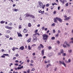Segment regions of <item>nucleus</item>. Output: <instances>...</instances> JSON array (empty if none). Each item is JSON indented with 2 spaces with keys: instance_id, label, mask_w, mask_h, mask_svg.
Wrapping results in <instances>:
<instances>
[{
  "instance_id": "1",
  "label": "nucleus",
  "mask_w": 73,
  "mask_h": 73,
  "mask_svg": "<svg viewBox=\"0 0 73 73\" xmlns=\"http://www.w3.org/2000/svg\"><path fill=\"white\" fill-rule=\"evenodd\" d=\"M66 46L68 47H69V46H70L69 44H68V42L66 41L65 42L64 44H63V46L64 48H66Z\"/></svg>"
},
{
  "instance_id": "2",
  "label": "nucleus",
  "mask_w": 73,
  "mask_h": 73,
  "mask_svg": "<svg viewBox=\"0 0 73 73\" xmlns=\"http://www.w3.org/2000/svg\"><path fill=\"white\" fill-rule=\"evenodd\" d=\"M42 36L44 40H48V37H49L48 35H46V34L43 35Z\"/></svg>"
},
{
  "instance_id": "3",
  "label": "nucleus",
  "mask_w": 73,
  "mask_h": 73,
  "mask_svg": "<svg viewBox=\"0 0 73 73\" xmlns=\"http://www.w3.org/2000/svg\"><path fill=\"white\" fill-rule=\"evenodd\" d=\"M38 4L39 5L37 6V7H38H38H40V8H42V6L43 5L41 1H39L38 2Z\"/></svg>"
},
{
  "instance_id": "4",
  "label": "nucleus",
  "mask_w": 73,
  "mask_h": 73,
  "mask_svg": "<svg viewBox=\"0 0 73 73\" xmlns=\"http://www.w3.org/2000/svg\"><path fill=\"white\" fill-rule=\"evenodd\" d=\"M41 47L42 48H44V46L42 44H40V45L39 46L38 48V50H40L41 49Z\"/></svg>"
},
{
  "instance_id": "5",
  "label": "nucleus",
  "mask_w": 73,
  "mask_h": 73,
  "mask_svg": "<svg viewBox=\"0 0 73 73\" xmlns=\"http://www.w3.org/2000/svg\"><path fill=\"white\" fill-rule=\"evenodd\" d=\"M37 41V38L36 36H34L33 39V42H36Z\"/></svg>"
},
{
  "instance_id": "6",
  "label": "nucleus",
  "mask_w": 73,
  "mask_h": 73,
  "mask_svg": "<svg viewBox=\"0 0 73 73\" xmlns=\"http://www.w3.org/2000/svg\"><path fill=\"white\" fill-rule=\"evenodd\" d=\"M59 1L63 4H65V2H66V0H59Z\"/></svg>"
},
{
  "instance_id": "7",
  "label": "nucleus",
  "mask_w": 73,
  "mask_h": 73,
  "mask_svg": "<svg viewBox=\"0 0 73 73\" xmlns=\"http://www.w3.org/2000/svg\"><path fill=\"white\" fill-rule=\"evenodd\" d=\"M56 20H57L58 21H59L60 22H62V19L60 18H56Z\"/></svg>"
},
{
  "instance_id": "8",
  "label": "nucleus",
  "mask_w": 73,
  "mask_h": 73,
  "mask_svg": "<svg viewBox=\"0 0 73 73\" xmlns=\"http://www.w3.org/2000/svg\"><path fill=\"white\" fill-rule=\"evenodd\" d=\"M70 18H71V17L70 16L69 17H67V18H65L64 19V20H66V21H68V20H69Z\"/></svg>"
},
{
  "instance_id": "9",
  "label": "nucleus",
  "mask_w": 73,
  "mask_h": 73,
  "mask_svg": "<svg viewBox=\"0 0 73 73\" xmlns=\"http://www.w3.org/2000/svg\"><path fill=\"white\" fill-rule=\"evenodd\" d=\"M24 47L23 46H21L19 48V49H20L21 50H24Z\"/></svg>"
},
{
  "instance_id": "10",
  "label": "nucleus",
  "mask_w": 73,
  "mask_h": 73,
  "mask_svg": "<svg viewBox=\"0 0 73 73\" xmlns=\"http://www.w3.org/2000/svg\"><path fill=\"white\" fill-rule=\"evenodd\" d=\"M42 55V56L44 55V49H43L41 51Z\"/></svg>"
},
{
  "instance_id": "11",
  "label": "nucleus",
  "mask_w": 73,
  "mask_h": 73,
  "mask_svg": "<svg viewBox=\"0 0 73 73\" xmlns=\"http://www.w3.org/2000/svg\"><path fill=\"white\" fill-rule=\"evenodd\" d=\"M27 31H28V30H27V29H24L23 31V32H24V33H27Z\"/></svg>"
},
{
  "instance_id": "12",
  "label": "nucleus",
  "mask_w": 73,
  "mask_h": 73,
  "mask_svg": "<svg viewBox=\"0 0 73 73\" xmlns=\"http://www.w3.org/2000/svg\"><path fill=\"white\" fill-rule=\"evenodd\" d=\"M23 68V66H21L20 67H18L17 68V69H18V70H19V69H21L22 68Z\"/></svg>"
},
{
  "instance_id": "13",
  "label": "nucleus",
  "mask_w": 73,
  "mask_h": 73,
  "mask_svg": "<svg viewBox=\"0 0 73 73\" xmlns=\"http://www.w3.org/2000/svg\"><path fill=\"white\" fill-rule=\"evenodd\" d=\"M31 38H29V39L27 40V42H31Z\"/></svg>"
},
{
  "instance_id": "14",
  "label": "nucleus",
  "mask_w": 73,
  "mask_h": 73,
  "mask_svg": "<svg viewBox=\"0 0 73 73\" xmlns=\"http://www.w3.org/2000/svg\"><path fill=\"white\" fill-rule=\"evenodd\" d=\"M30 17H32V18H33V19H35V16H34L33 15H31V14L30 15Z\"/></svg>"
},
{
  "instance_id": "15",
  "label": "nucleus",
  "mask_w": 73,
  "mask_h": 73,
  "mask_svg": "<svg viewBox=\"0 0 73 73\" xmlns=\"http://www.w3.org/2000/svg\"><path fill=\"white\" fill-rule=\"evenodd\" d=\"M18 36L19 37H23V35H21V34L19 33L18 34Z\"/></svg>"
},
{
  "instance_id": "16",
  "label": "nucleus",
  "mask_w": 73,
  "mask_h": 73,
  "mask_svg": "<svg viewBox=\"0 0 73 73\" xmlns=\"http://www.w3.org/2000/svg\"><path fill=\"white\" fill-rule=\"evenodd\" d=\"M29 16L30 17L31 14H26V17H29Z\"/></svg>"
},
{
  "instance_id": "17",
  "label": "nucleus",
  "mask_w": 73,
  "mask_h": 73,
  "mask_svg": "<svg viewBox=\"0 0 73 73\" xmlns=\"http://www.w3.org/2000/svg\"><path fill=\"white\" fill-rule=\"evenodd\" d=\"M62 64L63 65H64V66H65V67H66V64H65V63L64 62H62Z\"/></svg>"
},
{
  "instance_id": "18",
  "label": "nucleus",
  "mask_w": 73,
  "mask_h": 73,
  "mask_svg": "<svg viewBox=\"0 0 73 73\" xmlns=\"http://www.w3.org/2000/svg\"><path fill=\"white\" fill-rule=\"evenodd\" d=\"M28 49L29 50H31L32 49V48L31 47V46L29 45L28 46Z\"/></svg>"
},
{
  "instance_id": "19",
  "label": "nucleus",
  "mask_w": 73,
  "mask_h": 73,
  "mask_svg": "<svg viewBox=\"0 0 73 73\" xmlns=\"http://www.w3.org/2000/svg\"><path fill=\"white\" fill-rule=\"evenodd\" d=\"M5 23V21H2L0 22V23L1 24H4Z\"/></svg>"
},
{
  "instance_id": "20",
  "label": "nucleus",
  "mask_w": 73,
  "mask_h": 73,
  "mask_svg": "<svg viewBox=\"0 0 73 73\" xmlns=\"http://www.w3.org/2000/svg\"><path fill=\"white\" fill-rule=\"evenodd\" d=\"M32 26V25H31V23H28V27H31Z\"/></svg>"
},
{
  "instance_id": "21",
  "label": "nucleus",
  "mask_w": 73,
  "mask_h": 73,
  "mask_svg": "<svg viewBox=\"0 0 73 73\" xmlns=\"http://www.w3.org/2000/svg\"><path fill=\"white\" fill-rule=\"evenodd\" d=\"M56 25L55 24V23H53L51 25L52 27H54Z\"/></svg>"
},
{
  "instance_id": "22",
  "label": "nucleus",
  "mask_w": 73,
  "mask_h": 73,
  "mask_svg": "<svg viewBox=\"0 0 73 73\" xmlns=\"http://www.w3.org/2000/svg\"><path fill=\"white\" fill-rule=\"evenodd\" d=\"M13 24H12V23H9L8 25H9V26H11L12 25H13Z\"/></svg>"
},
{
  "instance_id": "23",
  "label": "nucleus",
  "mask_w": 73,
  "mask_h": 73,
  "mask_svg": "<svg viewBox=\"0 0 73 73\" xmlns=\"http://www.w3.org/2000/svg\"><path fill=\"white\" fill-rule=\"evenodd\" d=\"M60 53H62H62H64V50H60Z\"/></svg>"
},
{
  "instance_id": "24",
  "label": "nucleus",
  "mask_w": 73,
  "mask_h": 73,
  "mask_svg": "<svg viewBox=\"0 0 73 73\" xmlns=\"http://www.w3.org/2000/svg\"><path fill=\"white\" fill-rule=\"evenodd\" d=\"M48 49H49V50H50L52 49V47H51L50 46H48Z\"/></svg>"
},
{
  "instance_id": "25",
  "label": "nucleus",
  "mask_w": 73,
  "mask_h": 73,
  "mask_svg": "<svg viewBox=\"0 0 73 73\" xmlns=\"http://www.w3.org/2000/svg\"><path fill=\"white\" fill-rule=\"evenodd\" d=\"M57 18V17H56V18H54V22H56V21H57V20H56L57 18Z\"/></svg>"
},
{
  "instance_id": "26",
  "label": "nucleus",
  "mask_w": 73,
  "mask_h": 73,
  "mask_svg": "<svg viewBox=\"0 0 73 73\" xmlns=\"http://www.w3.org/2000/svg\"><path fill=\"white\" fill-rule=\"evenodd\" d=\"M3 56H8L9 55L8 54H3Z\"/></svg>"
},
{
  "instance_id": "27",
  "label": "nucleus",
  "mask_w": 73,
  "mask_h": 73,
  "mask_svg": "<svg viewBox=\"0 0 73 73\" xmlns=\"http://www.w3.org/2000/svg\"><path fill=\"white\" fill-rule=\"evenodd\" d=\"M45 5H42V8H43V9H44L45 7Z\"/></svg>"
},
{
  "instance_id": "28",
  "label": "nucleus",
  "mask_w": 73,
  "mask_h": 73,
  "mask_svg": "<svg viewBox=\"0 0 73 73\" xmlns=\"http://www.w3.org/2000/svg\"><path fill=\"white\" fill-rule=\"evenodd\" d=\"M51 40H55V37L54 36L52 37L51 38Z\"/></svg>"
},
{
  "instance_id": "29",
  "label": "nucleus",
  "mask_w": 73,
  "mask_h": 73,
  "mask_svg": "<svg viewBox=\"0 0 73 73\" xmlns=\"http://www.w3.org/2000/svg\"><path fill=\"white\" fill-rule=\"evenodd\" d=\"M10 30H8L6 31L7 33H10Z\"/></svg>"
},
{
  "instance_id": "30",
  "label": "nucleus",
  "mask_w": 73,
  "mask_h": 73,
  "mask_svg": "<svg viewBox=\"0 0 73 73\" xmlns=\"http://www.w3.org/2000/svg\"><path fill=\"white\" fill-rule=\"evenodd\" d=\"M10 30L11 29H12V27H9V29Z\"/></svg>"
},
{
  "instance_id": "31",
  "label": "nucleus",
  "mask_w": 73,
  "mask_h": 73,
  "mask_svg": "<svg viewBox=\"0 0 73 73\" xmlns=\"http://www.w3.org/2000/svg\"><path fill=\"white\" fill-rule=\"evenodd\" d=\"M62 54H63V56H66V53H63Z\"/></svg>"
},
{
  "instance_id": "32",
  "label": "nucleus",
  "mask_w": 73,
  "mask_h": 73,
  "mask_svg": "<svg viewBox=\"0 0 73 73\" xmlns=\"http://www.w3.org/2000/svg\"><path fill=\"white\" fill-rule=\"evenodd\" d=\"M68 52L69 53H72V50H68Z\"/></svg>"
},
{
  "instance_id": "33",
  "label": "nucleus",
  "mask_w": 73,
  "mask_h": 73,
  "mask_svg": "<svg viewBox=\"0 0 73 73\" xmlns=\"http://www.w3.org/2000/svg\"><path fill=\"white\" fill-rule=\"evenodd\" d=\"M42 11H41V10H38V12H39V13H41V12Z\"/></svg>"
},
{
  "instance_id": "34",
  "label": "nucleus",
  "mask_w": 73,
  "mask_h": 73,
  "mask_svg": "<svg viewBox=\"0 0 73 73\" xmlns=\"http://www.w3.org/2000/svg\"><path fill=\"white\" fill-rule=\"evenodd\" d=\"M13 51H15V47H13Z\"/></svg>"
},
{
  "instance_id": "35",
  "label": "nucleus",
  "mask_w": 73,
  "mask_h": 73,
  "mask_svg": "<svg viewBox=\"0 0 73 73\" xmlns=\"http://www.w3.org/2000/svg\"><path fill=\"white\" fill-rule=\"evenodd\" d=\"M68 5H69V3H66V7H68Z\"/></svg>"
},
{
  "instance_id": "36",
  "label": "nucleus",
  "mask_w": 73,
  "mask_h": 73,
  "mask_svg": "<svg viewBox=\"0 0 73 73\" xmlns=\"http://www.w3.org/2000/svg\"><path fill=\"white\" fill-rule=\"evenodd\" d=\"M57 42L58 44H59L60 43V42L58 40L57 41Z\"/></svg>"
},
{
  "instance_id": "37",
  "label": "nucleus",
  "mask_w": 73,
  "mask_h": 73,
  "mask_svg": "<svg viewBox=\"0 0 73 73\" xmlns=\"http://www.w3.org/2000/svg\"><path fill=\"white\" fill-rule=\"evenodd\" d=\"M42 30L43 31V30H44V29H45V27H42L41 28Z\"/></svg>"
},
{
  "instance_id": "38",
  "label": "nucleus",
  "mask_w": 73,
  "mask_h": 73,
  "mask_svg": "<svg viewBox=\"0 0 73 73\" xmlns=\"http://www.w3.org/2000/svg\"><path fill=\"white\" fill-rule=\"evenodd\" d=\"M44 11H41V15H43L44 14Z\"/></svg>"
},
{
  "instance_id": "39",
  "label": "nucleus",
  "mask_w": 73,
  "mask_h": 73,
  "mask_svg": "<svg viewBox=\"0 0 73 73\" xmlns=\"http://www.w3.org/2000/svg\"><path fill=\"white\" fill-rule=\"evenodd\" d=\"M16 59V58L15 57H14L13 58V60H15Z\"/></svg>"
},
{
  "instance_id": "40",
  "label": "nucleus",
  "mask_w": 73,
  "mask_h": 73,
  "mask_svg": "<svg viewBox=\"0 0 73 73\" xmlns=\"http://www.w3.org/2000/svg\"><path fill=\"white\" fill-rule=\"evenodd\" d=\"M35 70V69L34 68H32V70H31V71H34Z\"/></svg>"
},
{
  "instance_id": "41",
  "label": "nucleus",
  "mask_w": 73,
  "mask_h": 73,
  "mask_svg": "<svg viewBox=\"0 0 73 73\" xmlns=\"http://www.w3.org/2000/svg\"><path fill=\"white\" fill-rule=\"evenodd\" d=\"M4 55H2L1 56V57H2V58H5V56H4Z\"/></svg>"
},
{
  "instance_id": "42",
  "label": "nucleus",
  "mask_w": 73,
  "mask_h": 73,
  "mask_svg": "<svg viewBox=\"0 0 73 73\" xmlns=\"http://www.w3.org/2000/svg\"><path fill=\"white\" fill-rule=\"evenodd\" d=\"M6 28H7V29H9V27L8 26H5Z\"/></svg>"
},
{
  "instance_id": "43",
  "label": "nucleus",
  "mask_w": 73,
  "mask_h": 73,
  "mask_svg": "<svg viewBox=\"0 0 73 73\" xmlns=\"http://www.w3.org/2000/svg\"><path fill=\"white\" fill-rule=\"evenodd\" d=\"M46 7H49V4H48L46 5Z\"/></svg>"
},
{
  "instance_id": "44",
  "label": "nucleus",
  "mask_w": 73,
  "mask_h": 73,
  "mask_svg": "<svg viewBox=\"0 0 73 73\" xmlns=\"http://www.w3.org/2000/svg\"><path fill=\"white\" fill-rule=\"evenodd\" d=\"M27 73H30V70H29V69L27 71Z\"/></svg>"
},
{
  "instance_id": "45",
  "label": "nucleus",
  "mask_w": 73,
  "mask_h": 73,
  "mask_svg": "<svg viewBox=\"0 0 73 73\" xmlns=\"http://www.w3.org/2000/svg\"><path fill=\"white\" fill-rule=\"evenodd\" d=\"M36 44H34L32 46H33V47H34V46H36Z\"/></svg>"
},
{
  "instance_id": "46",
  "label": "nucleus",
  "mask_w": 73,
  "mask_h": 73,
  "mask_svg": "<svg viewBox=\"0 0 73 73\" xmlns=\"http://www.w3.org/2000/svg\"><path fill=\"white\" fill-rule=\"evenodd\" d=\"M9 40H13V38H12V37H10V38L9 39Z\"/></svg>"
},
{
  "instance_id": "47",
  "label": "nucleus",
  "mask_w": 73,
  "mask_h": 73,
  "mask_svg": "<svg viewBox=\"0 0 73 73\" xmlns=\"http://www.w3.org/2000/svg\"><path fill=\"white\" fill-rule=\"evenodd\" d=\"M68 62H71V60H70V59H69L68 60Z\"/></svg>"
},
{
  "instance_id": "48",
  "label": "nucleus",
  "mask_w": 73,
  "mask_h": 73,
  "mask_svg": "<svg viewBox=\"0 0 73 73\" xmlns=\"http://www.w3.org/2000/svg\"><path fill=\"white\" fill-rule=\"evenodd\" d=\"M19 28L20 29V28H21V25H20L19 27Z\"/></svg>"
},
{
  "instance_id": "49",
  "label": "nucleus",
  "mask_w": 73,
  "mask_h": 73,
  "mask_svg": "<svg viewBox=\"0 0 73 73\" xmlns=\"http://www.w3.org/2000/svg\"><path fill=\"white\" fill-rule=\"evenodd\" d=\"M65 62H66V63H68V61H67V60H65Z\"/></svg>"
},
{
  "instance_id": "50",
  "label": "nucleus",
  "mask_w": 73,
  "mask_h": 73,
  "mask_svg": "<svg viewBox=\"0 0 73 73\" xmlns=\"http://www.w3.org/2000/svg\"><path fill=\"white\" fill-rule=\"evenodd\" d=\"M59 35L58 34H57V35H56V37H57Z\"/></svg>"
},
{
  "instance_id": "51",
  "label": "nucleus",
  "mask_w": 73,
  "mask_h": 73,
  "mask_svg": "<svg viewBox=\"0 0 73 73\" xmlns=\"http://www.w3.org/2000/svg\"><path fill=\"white\" fill-rule=\"evenodd\" d=\"M38 32V30H36L35 31V33H37Z\"/></svg>"
},
{
  "instance_id": "52",
  "label": "nucleus",
  "mask_w": 73,
  "mask_h": 73,
  "mask_svg": "<svg viewBox=\"0 0 73 73\" xmlns=\"http://www.w3.org/2000/svg\"><path fill=\"white\" fill-rule=\"evenodd\" d=\"M60 7L58 6V10H60Z\"/></svg>"
},
{
  "instance_id": "53",
  "label": "nucleus",
  "mask_w": 73,
  "mask_h": 73,
  "mask_svg": "<svg viewBox=\"0 0 73 73\" xmlns=\"http://www.w3.org/2000/svg\"><path fill=\"white\" fill-rule=\"evenodd\" d=\"M53 32L54 33H56V31H55V30H53Z\"/></svg>"
},
{
  "instance_id": "54",
  "label": "nucleus",
  "mask_w": 73,
  "mask_h": 73,
  "mask_svg": "<svg viewBox=\"0 0 73 73\" xmlns=\"http://www.w3.org/2000/svg\"><path fill=\"white\" fill-rule=\"evenodd\" d=\"M5 36L6 37H7V38H9V36L8 35H6Z\"/></svg>"
},
{
  "instance_id": "55",
  "label": "nucleus",
  "mask_w": 73,
  "mask_h": 73,
  "mask_svg": "<svg viewBox=\"0 0 73 73\" xmlns=\"http://www.w3.org/2000/svg\"><path fill=\"white\" fill-rule=\"evenodd\" d=\"M56 11H54V14H56Z\"/></svg>"
},
{
  "instance_id": "56",
  "label": "nucleus",
  "mask_w": 73,
  "mask_h": 73,
  "mask_svg": "<svg viewBox=\"0 0 73 73\" xmlns=\"http://www.w3.org/2000/svg\"><path fill=\"white\" fill-rule=\"evenodd\" d=\"M47 62L48 63H50V60H48Z\"/></svg>"
},
{
  "instance_id": "57",
  "label": "nucleus",
  "mask_w": 73,
  "mask_h": 73,
  "mask_svg": "<svg viewBox=\"0 0 73 73\" xmlns=\"http://www.w3.org/2000/svg\"><path fill=\"white\" fill-rule=\"evenodd\" d=\"M30 66H33V64H30Z\"/></svg>"
},
{
  "instance_id": "58",
  "label": "nucleus",
  "mask_w": 73,
  "mask_h": 73,
  "mask_svg": "<svg viewBox=\"0 0 73 73\" xmlns=\"http://www.w3.org/2000/svg\"><path fill=\"white\" fill-rule=\"evenodd\" d=\"M35 53H33V56H35Z\"/></svg>"
},
{
  "instance_id": "59",
  "label": "nucleus",
  "mask_w": 73,
  "mask_h": 73,
  "mask_svg": "<svg viewBox=\"0 0 73 73\" xmlns=\"http://www.w3.org/2000/svg\"><path fill=\"white\" fill-rule=\"evenodd\" d=\"M37 27H40V25H38L37 26Z\"/></svg>"
},
{
  "instance_id": "60",
  "label": "nucleus",
  "mask_w": 73,
  "mask_h": 73,
  "mask_svg": "<svg viewBox=\"0 0 73 73\" xmlns=\"http://www.w3.org/2000/svg\"><path fill=\"white\" fill-rule=\"evenodd\" d=\"M59 62H60V64H62V62L61 61H60Z\"/></svg>"
},
{
  "instance_id": "61",
  "label": "nucleus",
  "mask_w": 73,
  "mask_h": 73,
  "mask_svg": "<svg viewBox=\"0 0 73 73\" xmlns=\"http://www.w3.org/2000/svg\"><path fill=\"white\" fill-rule=\"evenodd\" d=\"M57 70V67H56V68L54 69V71H56Z\"/></svg>"
},
{
  "instance_id": "62",
  "label": "nucleus",
  "mask_w": 73,
  "mask_h": 73,
  "mask_svg": "<svg viewBox=\"0 0 73 73\" xmlns=\"http://www.w3.org/2000/svg\"><path fill=\"white\" fill-rule=\"evenodd\" d=\"M60 32H61V31H60L59 30H58V33H60Z\"/></svg>"
},
{
  "instance_id": "63",
  "label": "nucleus",
  "mask_w": 73,
  "mask_h": 73,
  "mask_svg": "<svg viewBox=\"0 0 73 73\" xmlns=\"http://www.w3.org/2000/svg\"><path fill=\"white\" fill-rule=\"evenodd\" d=\"M48 32H49V30H48L47 31V33H48Z\"/></svg>"
},
{
  "instance_id": "64",
  "label": "nucleus",
  "mask_w": 73,
  "mask_h": 73,
  "mask_svg": "<svg viewBox=\"0 0 73 73\" xmlns=\"http://www.w3.org/2000/svg\"><path fill=\"white\" fill-rule=\"evenodd\" d=\"M16 62H19V60H16L15 61Z\"/></svg>"
}]
</instances>
